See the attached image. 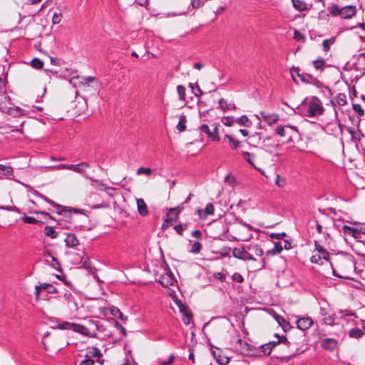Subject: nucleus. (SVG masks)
Returning a JSON list of instances; mask_svg holds the SVG:
<instances>
[{
    "label": "nucleus",
    "instance_id": "obj_1",
    "mask_svg": "<svg viewBox=\"0 0 365 365\" xmlns=\"http://www.w3.org/2000/svg\"><path fill=\"white\" fill-rule=\"evenodd\" d=\"M329 12L334 16H340L343 19H351L356 14L355 6L349 5L339 7L337 4H333L328 8Z\"/></svg>",
    "mask_w": 365,
    "mask_h": 365
},
{
    "label": "nucleus",
    "instance_id": "obj_2",
    "mask_svg": "<svg viewBox=\"0 0 365 365\" xmlns=\"http://www.w3.org/2000/svg\"><path fill=\"white\" fill-rule=\"evenodd\" d=\"M324 110L321 101L317 97H312L307 103V113L309 117H314L322 113Z\"/></svg>",
    "mask_w": 365,
    "mask_h": 365
},
{
    "label": "nucleus",
    "instance_id": "obj_3",
    "mask_svg": "<svg viewBox=\"0 0 365 365\" xmlns=\"http://www.w3.org/2000/svg\"><path fill=\"white\" fill-rule=\"evenodd\" d=\"M232 255L234 257L241 260L247 261H256V259L252 257V254L248 252L245 247L240 246L235 247L232 250Z\"/></svg>",
    "mask_w": 365,
    "mask_h": 365
},
{
    "label": "nucleus",
    "instance_id": "obj_4",
    "mask_svg": "<svg viewBox=\"0 0 365 365\" xmlns=\"http://www.w3.org/2000/svg\"><path fill=\"white\" fill-rule=\"evenodd\" d=\"M279 145V141L272 136L265 137L261 142L262 148L269 153H273Z\"/></svg>",
    "mask_w": 365,
    "mask_h": 365
},
{
    "label": "nucleus",
    "instance_id": "obj_5",
    "mask_svg": "<svg viewBox=\"0 0 365 365\" xmlns=\"http://www.w3.org/2000/svg\"><path fill=\"white\" fill-rule=\"evenodd\" d=\"M291 73L293 77L294 75H297V77H299L301 81L303 83L313 84H317V83H319V81L317 78H314L310 74L300 73L299 69L298 68H292L291 70Z\"/></svg>",
    "mask_w": 365,
    "mask_h": 365
},
{
    "label": "nucleus",
    "instance_id": "obj_6",
    "mask_svg": "<svg viewBox=\"0 0 365 365\" xmlns=\"http://www.w3.org/2000/svg\"><path fill=\"white\" fill-rule=\"evenodd\" d=\"M205 0H191L189 2V0H186V6L181 9L178 13L175 14L174 15H184L188 13L190 7L192 9H199L203 6Z\"/></svg>",
    "mask_w": 365,
    "mask_h": 365
},
{
    "label": "nucleus",
    "instance_id": "obj_7",
    "mask_svg": "<svg viewBox=\"0 0 365 365\" xmlns=\"http://www.w3.org/2000/svg\"><path fill=\"white\" fill-rule=\"evenodd\" d=\"M177 305L180 309V313L183 315L182 322L185 324H188L192 317V313L188 309L187 307L183 304L181 302H177Z\"/></svg>",
    "mask_w": 365,
    "mask_h": 365
},
{
    "label": "nucleus",
    "instance_id": "obj_8",
    "mask_svg": "<svg viewBox=\"0 0 365 365\" xmlns=\"http://www.w3.org/2000/svg\"><path fill=\"white\" fill-rule=\"evenodd\" d=\"M313 324V320L309 317L299 318L297 321V326L301 330H307Z\"/></svg>",
    "mask_w": 365,
    "mask_h": 365
},
{
    "label": "nucleus",
    "instance_id": "obj_9",
    "mask_svg": "<svg viewBox=\"0 0 365 365\" xmlns=\"http://www.w3.org/2000/svg\"><path fill=\"white\" fill-rule=\"evenodd\" d=\"M0 179L6 178L14 180V174L13 168L10 166L0 165Z\"/></svg>",
    "mask_w": 365,
    "mask_h": 365
},
{
    "label": "nucleus",
    "instance_id": "obj_10",
    "mask_svg": "<svg viewBox=\"0 0 365 365\" xmlns=\"http://www.w3.org/2000/svg\"><path fill=\"white\" fill-rule=\"evenodd\" d=\"M222 351L217 348H216V350H212V354L214 356V358L216 359L217 362L220 365H227L228 364L230 361V359L226 356L222 355Z\"/></svg>",
    "mask_w": 365,
    "mask_h": 365
},
{
    "label": "nucleus",
    "instance_id": "obj_11",
    "mask_svg": "<svg viewBox=\"0 0 365 365\" xmlns=\"http://www.w3.org/2000/svg\"><path fill=\"white\" fill-rule=\"evenodd\" d=\"M2 112L6 113L14 117L26 115V110H23L22 108L17 106H14L13 108L8 107L7 105L6 106V109H3Z\"/></svg>",
    "mask_w": 365,
    "mask_h": 365
},
{
    "label": "nucleus",
    "instance_id": "obj_12",
    "mask_svg": "<svg viewBox=\"0 0 365 365\" xmlns=\"http://www.w3.org/2000/svg\"><path fill=\"white\" fill-rule=\"evenodd\" d=\"M263 120L269 125L279 120V115L276 113H268L264 111L259 113Z\"/></svg>",
    "mask_w": 365,
    "mask_h": 365
},
{
    "label": "nucleus",
    "instance_id": "obj_13",
    "mask_svg": "<svg viewBox=\"0 0 365 365\" xmlns=\"http://www.w3.org/2000/svg\"><path fill=\"white\" fill-rule=\"evenodd\" d=\"M215 207L212 203L207 204L204 210L199 209L197 210L198 216L200 219H205L207 215H213Z\"/></svg>",
    "mask_w": 365,
    "mask_h": 365
},
{
    "label": "nucleus",
    "instance_id": "obj_14",
    "mask_svg": "<svg viewBox=\"0 0 365 365\" xmlns=\"http://www.w3.org/2000/svg\"><path fill=\"white\" fill-rule=\"evenodd\" d=\"M44 257L46 262L48 264H50L53 268L58 270V272H61L60 264L53 256H52L49 252H47L44 255Z\"/></svg>",
    "mask_w": 365,
    "mask_h": 365
},
{
    "label": "nucleus",
    "instance_id": "obj_15",
    "mask_svg": "<svg viewBox=\"0 0 365 365\" xmlns=\"http://www.w3.org/2000/svg\"><path fill=\"white\" fill-rule=\"evenodd\" d=\"M88 168H89V165L85 162H82L78 164L70 165V170L74 171L79 174H83Z\"/></svg>",
    "mask_w": 365,
    "mask_h": 365
},
{
    "label": "nucleus",
    "instance_id": "obj_16",
    "mask_svg": "<svg viewBox=\"0 0 365 365\" xmlns=\"http://www.w3.org/2000/svg\"><path fill=\"white\" fill-rule=\"evenodd\" d=\"M138 212L142 217H145L148 214V207L143 199H136Z\"/></svg>",
    "mask_w": 365,
    "mask_h": 365
},
{
    "label": "nucleus",
    "instance_id": "obj_17",
    "mask_svg": "<svg viewBox=\"0 0 365 365\" xmlns=\"http://www.w3.org/2000/svg\"><path fill=\"white\" fill-rule=\"evenodd\" d=\"M175 279L170 274H165L160 277L159 282L160 283L165 287H168L170 285H173L174 283Z\"/></svg>",
    "mask_w": 365,
    "mask_h": 365
},
{
    "label": "nucleus",
    "instance_id": "obj_18",
    "mask_svg": "<svg viewBox=\"0 0 365 365\" xmlns=\"http://www.w3.org/2000/svg\"><path fill=\"white\" fill-rule=\"evenodd\" d=\"M65 243L68 247H75L78 245V240L74 234L68 233L65 239Z\"/></svg>",
    "mask_w": 365,
    "mask_h": 365
},
{
    "label": "nucleus",
    "instance_id": "obj_19",
    "mask_svg": "<svg viewBox=\"0 0 365 365\" xmlns=\"http://www.w3.org/2000/svg\"><path fill=\"white\" fill-rule=\"evenodd\" d=\"M338 344L336 340L331 338H327L324 340L322 343V346L327 350H334Z\"/></svg>",
    "mask_w": 365,
    "mask_h": 365
},
{
    "label": "nucleus",
    "instance_id": "obj_20",
    "mask_svg": "<svg viewBox=\"0 0 365 365\" xmlns=\"http://www.w3.org/2000/svg\"><path fill=\"white\" fill-rule=\"evenodd\" d=\"M287 128L288 130V133L287 135L288 141H293L294 138H297L299 136V132L297 128L295 126L287 125Z\"/></svg>",
    "mask_w": 365,
    "mask_h": 365
},
{
    "label": "nucleus",
    "instance_id": "obj_21",
    "mask_svg": "<svg viewBox=\"0 0 365 365\" xmlns=\"http://www.w3.org/2000/svg\"><path fill=\"white\" fill-rule=\"evenodd\" d=\"M200 130L201 132L206 133L209 138L212 139L213 141H219L220 138L218 136V134H213V133H212V130H210L207 125H202L200 127Z\"/></svg>",
    "mask_w": 365,
    "mask_h": 365
},
{
    "label": "nucleus",
    "instance_id": "obj_22",
    "mask_svg": "<svg viewBox=\"0 0 365 365\" xmlns=\"http://www.w3.org/2000/svg\"><path fill=\"white\" fill-rule=\"evenodd\" d=\"M71 329L85 336H89V330L83 325L72 323Z\"/></svg>",
    "mask_w": 365,
    "mask_h": 365
},
{
    "label": "nucleus",
    "instance_id": "obj_23",
    "mask_svg": "<svg viewBox=\"0 0 365 365\" xmlns=\"http://www.w3.org/2000/svg\"><path fill=\"white\" fill-rule=\"evenodd\" d=\"M241 155L245 159V160H246L250 165H252L254 168H257L254 163L256 158V155L254 153L247 151H242L241 152Z\"/></svg>",
    "mask_w": 365,
    "mask_h": 365
},
{
    "label": "nucleus",
    "instance_id": "obj_24",
    "mask_svg": "<svg viewBox=\"0 0 365 365\" xmlns=\"http://www.w3.org/2000/svg\"><path fill=\"white\" fill-rule=\"evenodd\" d=\"M218 103L220 108H222L225 112L230 110H236L235 104L231 103H228L224 98L220 99Z\"/></svg>",
    "mask_w": 365,
    "mask_h": 365
},
{
    "label": "nucleus",
    "instance_id": "obj_25",
    "mask_svg": "<svg viewBox=\"0 0 365 365\" xmlns=\"http://www.w3.org/2000/svg\"><path fill=\"white\" fill-rule=\"evenodd\" d=\"M248 252H251L253 255L262 257L264 254L263 250L257 245H249L247 247Z\"/></svg>",
    "mask_w": 365,
    "mask_h": 365
},
{
    "label": "nucleus",
    "instance_id": "obj_26",
    "mask_svg": "<svg viewBox=\"0 0 365 365\" xmlns=\"http://www.w3.org/2000/svg\"><path fill=\"white\" fill-rule=\"evenodd\" d=\"M315 250L319 252L322 258L327 261L329 259V254L327 250L321 246L317 241L314 242Z\"/></svg>",
    "mask_w": 365,
    "mask_h": 365
},
{
    "label": "nucleus",
    "instance_id": "obj_27",
    "mask_svg": "<svg viewBox=\"0 0 365 365\" xmlns=\"http://www.w3.org/2000/svg\"><path fill=\"white\" fill-rule=\"evenodd\" d=\"M10 103V98L6 92L0 93V110L6 109L7 103Z\"/></svg>",
    "mask_w": 365,
    "mask_h": 365
},
{
    "label": "nucleus",
    "instance_id": "obj_28",
    "mask_svg": "<svg viewBox=\"0 0 365 365\" xmlns=\"http://www.w3.org/2000/svg\"><path fill=\"white\" fill-rule=\"evenodd\" d=\"M38 196L43 199V200H45L46 202H47L48 204H50L51 205L53 206V207H56L57 208V210H56V212L58 214H61L62 212L63 211V210L65 209L64 207H62L61 205H59L58 204H56L55 202L49 200L48 197L42 195L41 194H38Z\"/></svg>",
    "mask_w": 365,
    "mask_h": 365
},
{
    "label": "nucleus",
    "instance_id": "obj_29",
    "mask_svg": "<svg viewBox=\"0 0 365 365\" xmlns=\"http://www.w3.org/2000/svg\"><path fill=\"white\" fill-rule=\"evenodd\" d=\"M38 196L43 199V200H45L46 202H47L48 204H50L51 205L53 206V207H56L57 208V210H56V212L58 214H61L62 212L63 211V210L65 209L64 207H62L61 205H59L58 204H56L55 202L49 200L48 197L42 195L41 194H38Z\"/></svg>",
    "mask_w": 365,
    "mask_h": 365
},
{
    "label": "nucleus",
    "instance_id": "obj_30",
    "mask_svg": "<svg viewBox=\"0 0 365 365\" xmlns=\"http://www.w3.org/2000/svg\"><path fill=\"white\" fill-rule=\"evenodd\" d=\"M44 235L51 239H56L58 237V232L54 230L53 227L46 226L43 229Z\"/></svg>",
    "mask_w": 365,
    "mask_h": 365
},
{
    "label": "nucleus",
    "instance_id": "obj_31",
    "mask_svg": "<svg viewBox=\"0 0 365 365\" xmlns=\"http://www.w3.org/2000/svg\"><path fill=\"white\" fill-rule=\"evenodd\" d=\"M364 331L359 328H354L349 330V336L354 339H360L364 336Z\"/></svg>",
    "mask_w": 365,
    "mask_h": 365
},
{
    "label": "nucleus",
    "instance_id": "obj_32",
    "mask_svg": "<svg viewBox=\"0 0 365 365\" xmlns=\"http://www.w3.org/2000/svg\"><path fill=\"white\" fill-rule=\"evenodd\" d=\"M85 356H86V358H91V357L100 358L102 356V354L99 349H98L97 347L93 346L91 348V350H89Z\"/></svg>",
    "mask_w": 365,
    "mask_h": 365
},
{
    "label": "nucleus",
    "instance_id": "obj_33",
    "mask_svg": "<svg viewBox=\"0 0 365 365\" xmlns=\"http://www.w3.org/2000/svg\"><path fill=\"white\" fill-rule=\"evenodd\" d=\"M235 119H236V123L240 125L250 127L252 125V122L250 120V119L247 118V115H242L240 118H235Z\"/></svg>",
    "mask_w": 365,
    "mask_h": 365
},
{
    "label": "nucleus",
    "instance_id": "obj_34",
    "mask_svg": "<svg viewBox=\"0 0 365 365\" xmlns=\"http://www.w3.org/2000/svg\"><path fill=\"white\" fill-rule=\"evenodd\" d=\"M293 6L298 11L307 9V4L301 0H292Z\"/></svg>",
    "mask_w": 365,
    "mask_h": 365
},
{
    "label": "nucleus",
    "instance_id": "obj_35",
    "mask_svg": "<svg viewBox=\"0 0 365 365\" xmlns=\"http://www.w3.org/2000/svg\"><path fill=\"white\" fill-rule=\"evenodd\" d=\"M186 117L184 115H181L180 117L179 122L177 125V129L180 131H185L186 129Z\"/></svg>",
    "mask_w": 365,
    "mask_h": 365
},
{
    "label": "nucleus",
    "instance_id": "obj_36",
    "mask_svg": "<svg viewBox=\"0 0 365 365\" xmlns=\"http://www.w3.org/2000/svg\"><path fill=\"white\" fill-rule=\"evenodd\" d=\"M69 83L73 85L74 87H79L81 86H83L82 78L80 76H76L72 77L69 80Z\"/></svg>",
    "mask_w": 365,
    "mask_h": 365
},
{
    "label": "nucleus",
    "instance_id": "obj_37",
    "mask_svg": "<svg viewBox=\"0 0 365 365\" xmlns=\"http://www.w3.org/2000/svg\"><path fill=\"white\" fill-rule=\"evenodd\" d=\"M177 92L179 100L183 101L184 104H185V88L182 85H179L177 86Z\"/></svg>",
    "mask_w": 365,
    "mask_h": 365
},
{
    "label": "nucleus",
    "instance_id": "obj_38",
    "mask_svg": "<svg viewBox=\"0 0 365 365\" xmlns=\"http://www.w3.org/2000/svg\"><path fill=\"white\" fill-rule=\"evenodd\" d=\"M274 132L276 134L279 135L280 137H286L288 133V130L287 128V125L282 126L279 125L277 126L274 129Z\"/></svg>",
    "mask_w": 365,
    "mask_h": 365
},
{
    "label": "nucleus",
    "instance_id": "obj_39",
    "mask_svg": "<svg viewBox=\"0 0 365 365\" xmlns=\"http://www.w3.org/2000/svg\"><path fill=\"white\" fill-rule=\"evenodd\" d=\"M64 297L68 304L71 303L73 305L76 310L78 309V303L71 293L65 294Z\"/></svg>",
    "mask_w": 365,
    "mask_h": 365
},
{
    "label": "nucleus",
    "instance_id": "obj_40",
    "mask_svg": "<svg viewBox=\"0 0 365 365\" xmlns=\"http://www.w3.org/2000/svg\"><path fill=\"white\" fill-rule=\"evenodd\" d=\"M325 65V61L322 58H319L313 61V66L317 70H323Z\"/></svg>",
    "mask_w": 365,
    "mask_h": 365
},
{
    "label": "nucleus",
    "instance_id": "obj_41",
    "mask_svg": "<svg viewBox=\"0 0 365 365\" xmlns=\"http://www.w3.org/2000/svg\"><path fill=\"white\" fill-rule=\"evenodd\" d=\"M31 65L33 68L39 69L41 68L43 66V62L42 60L38 58H35L31 60Z\"/></svg>",
    "mask_w": 365,
    "mask_h": 365
},
{
    "label": "nucleus",
    "instance_id": "obj_42",
    "mask_svg": "<svg viewBox=\"0 0 365 365\" xmlns=\"http://www.w3.org/2000/svg\"><path fill=\"white\" fill-rule=\"evenodd\" d=\"M190 86L195 96L199 97L203 94V92L201 91L197 83H190Z\"/></svg>",
    "mask_w": 365,
    "mask_h": 365
},
{
    "label": "nucleus",
    "instance_id": "obj_43",
    "mask_svg": "<svg viewBox=\"0 0 365 365\" xmlns=\"http://www.w3.org/2000/svg\"><path fill=\"white\" fill-rule=\"evenodd\" d=\"M222 123L224 125L227 126H232L234 125L235 123H236V119L232 116L224 117L222 118Z\"/></svg>",
    "mask_w": 365,
    "mask_h": 365
},
{
    "label": "nucleus",
    "instance_id": "obj_44",
    "mask_svg": "<svg viewBox=\"0 0 365 365\" xmlns=\"http://www.w3.org/2000/svg\"><path fill=\"white\" fill-rule=\"evenodd\" d=\"M336 102L339 106H344L346 104V96L344 93H339L336 96Z\"/></svg>",
    "mask_w": 365,
    "mask_h": 365
},
{
    "label": "nucleus",
    "instance_id": "obj_45",
    "mask_svg": "<svg viewBox=\"0 0 365 365\" xmlns=\"http://www.w3.org/2000/svg\"><path fill=\"white\" fill-rule=\"evenodd\" d=\"M274 182L279 187H283L285 186L287 181L284 178H282L280 175H277Z\"/></svg>",
    "mask_w": 365,
    "mask_h": 365
},
{
    "label": "nucleus",
    "instance_id": "obj_46",
    "mask_svg": "<svg viewBox=\"0 0 365 365\" xmlns=\"http://www.w3.org/2000/svg\"><path fill=\"white\" fill-rule=\"evenodd\" d=\"M282 250H283V246H282V243L281 242H276L274 244V248L272 250L268 251V252L269 253H272L273 255H275V254H277V253H280Z\"/></svg>",
    "mask_w": 365,
    "mask_h": 365
},
{
    "label": "nucleus",
    "instance_id": "obj_47",
    "mask_svg": "<svg viewBox=\"0 0 365 365\" xmlns=\"http://www.w3.org/2000/svg\"><path fill=\"white\" fill-rule=\"evenodd\" d=\"M202 249V245L199 242H195L191 247L190 252L198 253Z\"/></svg>",
    "mask_w": 365,
    "mask_h": 365
},
{
    "label": "nucleus",
    "instance_id": "obj_48",
    "mask_svg": "<svg viewBox=\"0 0 365 365\" xmlns=\"http://www.w3.org/2000/svg\"><path fill=\"white\" fill-rule=\"evenodd\" d=\"M153 173V170L149 168L141 167L137 170V175H143L145 174L146 175H150Z\"/></svg>",
    "mask_w": 365,
    "mask_h": 365
},
{
    "label": "nucleus",
    "instance_id": "obj_49",
    "mask_svg": "<svg viewBox=\"0 0 365 365\" xmlns=\"http://www.w3.org/2000/svg\"><path fill=\"white\" fill-rule=\"evenodd\" d=\"M343 229L347 233L351 234L352 236H354V237H356V234H359V232H358V230L356 228L351 227H349L347 225H344L343 227Z\"/></svg>",
    "mask_w": 365,
    "mask_h": 365
},
{
    "label": "nucleus",
    "instance_id": "obj_50",
    "mask_svg": "<svg viewBox=\"0 0 365 365\" xmlns=\"http://www.w3.org/2000/svg\"><path fill=\"white\" fill-rule=\"evenodd\" d=\"M334 42V38H327L323 41V48L325 51H328L330 46Z\"/></svg>",
    "mask_w": 365,
    "mask_h": 365
},
{
    "label": "nucleus",
    "instance_id": "obj_51",
    "mask_svg": "<svg viewBox=\"0 0 365 365\" xmlns=\"http://www.w3.org/2000/svg\"><path fill=\"white\" fill-rule=\"evenodd\" d=\"M353 110L358 114L359 116L361 117L364 115V111L359 104H353Z\"/></svg>",
    "mask_w": 365,
    "mask_h": 365
},
{
    "label": "nucleus",
    "instance_id": "obj_52",
    "mask_svg": "<svg viewBox=\"0 0 365 365\" xmlns=\"http://www.w3.org/2000/svg\"><path fill=\"white\" fill-rule=\"evenodd\" d=\"M22 221L25 223L36 224L39 221L33 217L24 216L22 217Z\"/></svg>",
    "mask_w": 365,
    "mask_h": 365
},
{
    "label": "nucleus",
    "instance_id": "obj_53",
    "mask_svg": "<svg viewBox=\"0 0 365 365\" xmlns=\"http://www.w3.org/2000/svg\"><path fill=\"white\" fill-rule=\"evenodd\" d=\"M182 209H183V205L182 204L180 205H178L176 207L171 208L169 212L171 215H175V216H178L179 215V213L182 210Z\"/></svg>",
    "mask_w": 365,
    "mask_h": 365
},
{
    "label": "nucleus",
    "instance_id": "obj_54",
    "mask_svg": "<svg viewBox=\"0 0 365 365\" xmlns=\"http://www.w3.org/2000/svg\"><path fill=\"white\" fill-rule=\"evenodd\" d=\"M275 319L279 323V324L282 326L284 329L287 326L289 325V323L282 317L278 315L277 317H275Z\"/></svg>",
    "mask_w": 365,
    "mask_h": 365
},
{
    "label": "nucleus",
    "instance_id": "obj_55",
    "mask_svg": "<svg viewBox=\"0 0 365 365\" xmlns=\"http://www.w3.org/2000/svg\"><path fill=\"white\" fill-rule=\"evenodd\" d=\"M262 133H255L252 136L251 138L253 140V141L256 143L261 144V139H262Z\"/></svg>",
    "mask_w": 365,
    "mask_h": 365
},
{
    "label": "nucleus",
    "instance_id": "obj_56",
    "mask_svg": "<svg viewBox=\"0 0 365 365\" xmlns=\"http://www.w3.org/2000/svg\"><path fill=\"white\" fill-rule=\"evenodd\" d=\"M232 279L237 283H242L244 281L243 277L240 273H235L232 277Z\"/></svg>",
    "mask_w": 365,
    "mask_h": 365
},
{
    "label": "nucleus",
    "instance_id": "obj_57",
    "mask_svg": "<svg viewBox=\"0 0 365 365\" xmlns=\"http://www.w3.org/2000/svg\"><path fill=\"white\" fill-rule=\"evenodd\" d=\"M0 210H4L7 211H14L18 213H20L19 208L14 206H0Z\"/></svg>",
    "mask_w": 365,
    "mask_h": 365
},
{
    "label": "nucleus",
    "instance_id": "obj_58",
    "mask_svg": "<svg viewBox=\"0 0 365 365\" xmlns=\"http://www.w3.org/2000/svg\"><path fill=\"white\" fill-rule=\"evenodd\" d=\"M83 85H88L90 83L96 81V78L93 76H81Z\"/></svg>",
    "mask_w": 365,
    "mask_h": 365
},
{
    "label": "nucleus",
    "instance_id": "obj_59",
    "mask_svg": "<svg viewBox=\"0 0 365 365\" xmlns=\"http://www.w3.org/2000/svg\"><path fill=\"white\" fill-rule=\"evenodd\" d=\"M287 235L285 232H281V233H271L269 235V237L272 238V239H277V240H281L284 237H285Z\"/></svg>",
    "mask_w": 365,
    "mask_h": 365
},
{
    "label": "nucleus",
    "instance_id": "obj_60",
    "mask_svg": "<svg viewBox=\"0 0 365 365\" xmlns=\"http://www.w3.org/2000/svg\"><path fill=\"white\" fill-rule=\"evenodd\" d=\"M61 14L55 13L52 17V22L53 24H57L61 22Z\"/></svg>",
    "mask_w": 365,
    "mask_h": 365
},
{
    "label": "nucleus",
    "instance_id": "obj_61",
    "mask_svg": "<svg viewBox=\"0 0 365 365\" xmlns=\"http://www.w3.org/2000/svg\"><path fill=\"white\" fill-rule=\"evenodd\" d=\"M174 355H170L167 361L159 360L160 365H170L174 360Z\"/></svg>",
    "mask_w": 365,
    "mask_h": 365
},
{
    "label": "nucleus",
    "instance_id": "obj_62",
    "mask_svg": "<svg viewBox=\"0 0 365 365\" xmlns=\"http://www.w3.org/2000/svg\"><path fill=\"white\" fill-rule=\"evenodd\" d=\"M334 322V318L332 316H327L324 318V323L327 325H333Z\"/></svg>",
    "mask_w": 365,
    "mask_h": 365
},
{
    "label": "nucleus",
    "instance_id": "obj_63",
    "mask_svg": "<svg viewBox=\"0 0 365 365\" xmlns=\"http://www.w3.org/2000/svg\"><path fill=\"white\" fill-rule=\"evenodd\" d=\"M322 257L320 255H315L311 257V262L317 264H322L321 259Z\"/></svg>",
    "mask_w": 365,
    "mask_h": 365
},
{
    "label": "nucleus",
    "instance_id": "obj_64",
    "mask_svg": "<svg viewBox=\"0 0 365 365\" xmlns=\"http://www.w3.org/2000/svg\"><path fill=\"white\" fill-rule=\"evenodd\" d=\"M95 363L94 360L91 358H86V359L81 361L79 365H93Z\"/></svg>",
    "mask_w": 365,
    "mask_h": 365
}]
</instances>
